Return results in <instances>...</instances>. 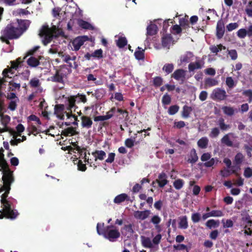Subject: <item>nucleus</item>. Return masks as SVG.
I'll return each instance as SVG.
<instances>
[{"label":"nucleus","instance_id":"obj_1","mask_svg":"<svg viewBox=\"0 0 252 252\" xmlns=\"http://www.w3.org/2000/svg\"><path fill=\"white\" fill-rule=\"evenodd\" d=\"M3 150L0 149V171L2 172V181L3 185L0 188V193L4 191L1 196L0 202L3 209L0 210V213L4 212V215L0 214V219L3 218L4 215L10 219H15L18 215L17 210L13 209L15 200L12 198H7L10 190L11 184L14 182L13 172L9 167V165L4 158Z\"/></svg>","mask_w":252,"mask_h":252},{"label":"nucleus","instance_id":"obj_2","mask_svg":"<svg viewBox=\"0 0 252 252\" xmlns=\"http://www.w3.org/2000/svg\"><path fill=\"white\" fill-rule=\"evenodd\" d=\"M97 233L102 235L110 242H115L120 236V232L112 225L104 227V223H98L96 226Z\"/></svg>","mask_w":252,"mask_h":252},{"label":"nucleus","instance_id":"obj_3","mask_svg":"<svg viewBox=\"0 0 252 252\" xmlns=\"http://www.w3.org/2000/svg\"><path fill=\"white\" fill-rule=\"evenodd\" d=\"M62 33V31L59 25H52V28L44 25L41 29L39 34L42 38L43 44L46 45L51 41L53 36H57Z\"/></svg>","mask_w":252,"mask_h":252},{"label":"nucleus","instance_id":"obj_4","mask_svg":"<svg viewBox=\"0 0 252 252\" xmlns=\"http://www.w3.org/2000/svg\"><path fill=\"white\" fill-rule=\"evenodd\" d=\"M54 114L58 119L65 120L64 124L66 126L71 124L77 125L78 124L77 118L71 113L64 111L63 105H56L54 108Z\"/></svg>","mask_w":252,"mask_h":252},{"label":"nucleus","instance_id":"obj_5","mask_svg":"<svg viewBox=\"0 0 252 252\" xmlns=\"http://www.w3.org/2000/svg\"><path fill=\"white\" fill-rule=\"evenodd\" d=\"M161 238L162 235L159 233L156 235L152 240L149 237L142 236L141 237V244L143 247L150 249L151 252H156L159 249L158 245Z\"/></svg>","mask_w":252,"mask_h":252},{"label":"nucleus","instance_id":"obj_6","mask_svg":"<svg viewBox=\"0 0 252 252\" xmlns=\"http://www.w3.org/2000/svg\"><path fill=\"white\" fill-rule=\"evenodd\" d=\"M22 34V32L17 28L11 25H8L2 32L0 39L3 42L8 43L9 39L18 38Z\"/></svg>","mask_w":252,"mask_h":252},{"label":"nucleus","instance_id":"obj_7","mask_svg":"<svg viewBox=\"0 0 252 252\" xmlns=\"http://www.w3.org/2000/svg\"><path fill=\"white\" fill-rule=\"evenodd\" d=\"M25 59H22L21 58H19L15 61H11V66L9 68L5 69L2 72V74L3 76V78L2 79H0V81H1L2 83H4L5 82H8L6 78L7 77L11 78L12 75L14 73V70H16L18 69V68L21 66V63L23 62V60Z\"/></svg>","mask_w":252,"mask_h":252},{"label":"nucleus","instance_id":"obj_8","mask_svg":"<svg viewBox=\"0 0 252 252\" xmlns=\"http://www.w3.org/2000/svg\"><path fill=\"white\" fill-rule=\"evenodd\" d=\"M29 126L28 130L29 135L32 134L35 135L39 132V127L41 125V122L39 118L34 115H32L28 118Z\"/></svg>","mask_w":252,"mask_h":252},{"label":"nucleus","instance_id":"obj_9","mask_svg":"<svg viewBox=\"0 0 252 252\" xmlns=\"http://www.w3.org/2000/svg\"><path fill=\"white\" fill-rule=\"evenodd\" d=\"M87 101V98L85 95L78 94L75 96H71L68 97L67 102L66 103V108L67 110L70 111L71 112L72 109L74 108H76L75 103L83 102L85 103Z\"/></svg>","mask_w":252,"mask_h":252},{"label":"nucleus","instance_id":"obj_10","mask_svg":"<svg viewBox=\"0 0 252 252\" xmlns=\"http://www.w3.org/2000/svg\"><path fill=\"white\" fill-rule=\"evenodd\" d=\"M244 156L241 153H238L235 155L233 160L234 165L231 167V173H234L236 176L239 175L241 165L244 162Z\"/></svg>","mask_w":252,"mask_h":252},{"label":"nucleus","instance_id":"obj_11","mask_svg":"<svg viewBox=\"0 0 252 252\" xmlns=\"http://www.w3.org/2000/svg\"><path fill=\"white\" fill-rule=\"evenodd\" d=\"M49 52L53 54L57 53L58 56L61 58L63 61L67 63H69L70 66L72 65L70 63V61H74L76 59L75 56L70 57L69 55L63 52H59L58 49L55 46H52L51 48L49 50Z\"/></svg>","mask_w":252,"mask_h":252},{"label":"nucleus","instance_id":"obj_12","mask_svg":"<svg viewBox=\"0 0 252 252\" xmlns=\"http://www.w3.org/2000/svg\"><path fill=\"white\" fill-rule=\"evenodd\" d=\"M10 121V117L0 112V133L9 131L11 128L8 126Z\"/></svg>","mask_w":252,"mask_h":252},{"label":"nucleus","instance_id":"obj_13","mask_svg":"<svg viewBox=\"0 0 252 252\" xmlns=\"http://www.w3.org/2000/svg\"><path fill=\"white\" fill-rule=\"evenodd\" d=\"M226 93L224 90L217 88L214 89L210 94V97L214 100H223L226 97Z\"/></svg>","mask_w":252,"mask_h":252},{"label":"nucleus","instance_id":"obj_14","mask_svg":"<svg viewBox=\"0 0 252 252\" xmlns=\"http://www.w3.org/2000/svg\"><path fill=\"white\" fill-rule=\"evenodd\" d=\"M89 40V38L86 35L79 36L76 37L71 42L72 50L74 51L79 50L84 42Z\"/></svg>","mask_w":252,"mask_h":252},{"label":"nucleus","instance_id":"obj_15","mask_svg":"<svg viewBox=\"0 0 252 252\" xmlns=\"http://www.w3.org/2000/svg\"><path fill=\"white\" fill-rule=\"evenodd\" d=\"M7 99L9 101L8 108L11 111L15 110L19 102V98L14 93L9 92L7 93Z\"/></svg>","mask_w":252,"mask_h":252},{"label":"nucleus","instance_id":"obj_16","mask_svg":"<svg viewBox=\"0 0 252 252\" xmlns=\"http://www.w3.org/2000/svg\"><path fill=\"white\" fill-rule=\"evenodd\" d=\"M242 221L244 226V233L248 235L252 233V220L248 215L243 216Z\"/></svg>","mask_w":252,"mask_h":252},{"label":"nucleus","instance_id":"obj_17","mask_svg":"<svg viewBox=\"0 0 252 252\" xmlns=\"http://www.w3.org/2000/svg\"><path fill=\"white\" fill-rule=\"evenodd\" d=\"M12 138L10 143L12 146L17 145L19 143L23 142L26 140V136H22L21 137V135H18L16 132H13Z\"/></svg>","mask_w":252,"mask_h":252},{"label":"nucleus","instance_id":"obj_18","mask_svg":"<svg viewBox=\"0 0 252 252\" xmlns=\"http://www.w3.org/2000/svg\"><path fill=\"white\" fill-rule=\"evenodd\" d=\"M81 126L83 128L89 129L92 127L93 122L92 119L86 116H83L81 117Z\"/></svg>","mask_w":252,"mask_h":252},{"label":"nucleus","instance_id":"obj_19","mask_svg":"<svg viewBox=\"0 0 252 252\" xmlns=\"http://www.w3.org/2000/svg\"><path fill=\"white\" fill-rule=\"evenodd\" d=\"M151 214L150 210H145L143 211H137L134 213V217L139 220H144L147 219Z\"/></svg>","mask_w":252,"mask_h":252},{"label":"nucleus","instance_id":"obj_20","mask_svg":"<svg viewBox=\"0 0 252 252\" xmlns=\"http://www.w3.org/2000/svg\"><path fill=\"white\" fill-rule=\"evenodd\" d=\"M194 56L191 52H187L182 55L180 59V64L183 63H188L194 60Z\"/></svg>","mask_w":252,"mask_h":252},{"label":"nucleus","instance_id":"obj_21","mask_svg":"<svg viewBox=\"0 0 252 252\" xmlns=\"http://www.w3.org/2000/svg\"><path fill=\"white\" fill-rule=\"evenodd\" d=\"M204 65V62L200 60H197L194 63H191L189 65V70L190 72L195 69L201 68Z\"/></svg>","mask_w":252,"mask_h":252},{"label":"nucleus","instance_id":"obj_22","mask_svg":"<svg viewBox=\"0 0 252 252\" xmlns=\"http://www.w3.org/2000/svg\"><path fill=\"white\" fill-rule=\"evenodd\" d=\"M186 71L182 69H177L172 74V76L176 80L183 81L185 77Z\"/></svg>","mask_w":252,"mask_h":252},{"label":"nucleus","instance_id":"obj_23","mask_svg":"<svg viewBox=\"0 0 252 252\" xmlns=\"http://www.w3.org/2000/svg\"><path fill=\"white\" fill-rule=\"evenodd\" d=\"M18 27L17 28L19 31L22 32V34L29 27L31 22L28 20H18Z\"/></svg>","mask_w":252,"mask_h":252},{"label":"nucleus","instance_id":"obj_24","mask_svg":"<svg viewBox=\"0 0 252 252\" xmlns=\"http://www.w3.org/2000/svg\"><path fill=\"white\" fill-rule=\"evenodd\" d=\"M234 138V135L230 133L224 136L221 139V141L228 146H232L233 145V140Z\"/></svg>","mask_w":252,"mask_h":252},{"label":"nucleus","instance_id":"obj_25","mask_svg":"<svg viewBox=\"0 0 252 252\" xmlns=\"http://www.w3.org/2000/svg\"><path fill=\"white\" fill-rule=\"evenodd\" d=\"M224 32V26L221 21H219L217 26V36L218 38H221Z\"/></svg>","mask_w":252,"mask_h":252},{"label":"nucleus","instance_id":"obj_26","mask_svg":"<svg viewBox=\"0 0 252 252\" xmlns=\"http://www.w3.org/2000/svg\"><path fill=\"white\" fill-rule=\"evenodd\" d=\"M121 232L123 235L130 237L133 233V230L131 224L125 225L122 229Z\"/></svg>","mask_w":252,"mask_h":252},{"label":"nucleus","instance_id":"obj_27","mask_svg":"<svg viewBox=\"0 0 252 252\" xmlns=\"http://www.w3.org/2000/svg\"><path fill=\"white\" fill-rule=\"evenodd\" d=\"M161 220V218L158 215L154 216L151 220V221L155 225V228L157 231L159 233L161 231V228L159 225Z\"/></svg>","mask_w":252,"mask_h":252},{"label":"nucleus","instance_id":"obj_28","mask_svg":"<svg viewBox=\"0 0 252 252\" xmlns=\"http://www.w3.org/2000/svg\"><path fill=\"white\" fill-rule=\"evenodd\" d=\"M63 73L60 70H59L57 71L56 73L54 75L51 76L49 80L53 82L63 83Z\"/></svg>","mask_w":252,"mask_h":252},{"label":"nucleus","instance_id":"obj_29","mask_svg":"<svg viewBox=\"0 0 252 252\" xmlns=\"http://www.w3.org/2000/svg\"><path fill=\"white\" fill-rule=\"evenodd\" d=\"M158 32V27L154 24H151L147 28V35L152 36L157 33Z\"/></svg>","mask_w":252,"mask_h":252},{"label":"nucleus","instance_id":"obj_30","mask_svg":"<svg viewBox=\"0 0 252 252\" xmlns=\"http://www.w3.org/2000/svg\"><path fill=\"white\" fill-rule=\"evenodd\" d=\"M40 81L37 78H33L30 81V87L37 89L39 92L42 91V89L40 88Z\"/></svg>","mask_w":252,"mask_h":252},{"label":"nucleus","instance_id":"obj_31","mask_svg":"<svg viewBox=\"0 0 252 252\" xmlns=\"http://www.w3.org/2000/svg\"><path fill=\"white\" fill-rule=\"evenodd\" d=\"M157 181L160 187L162 188L165 186L168 183L166 174L164 173L160 174Z\"/></svg>","mask_w":252,"mask_h":252},{"label":"nucleus","instance_id":"obj_32","mask_svg":"<svg viewBox=\"0 0 252 252\" xmlns=\"http://www.w3.org/2000/svg\"><path fill=\"white\" fill-rule=\"evenodd\" d=\"M198 159V156L195 150L194 149H192L189 153V156L188 161L191 164H194L197 161Z\"/></svg>","mask_w":252,"mask_h":252},{"label":"nucleus","instance_id":"obj_33","mask_svg":"<svg viewBox=\"0 0 252 252\" xmlns=\"http://www.w3.org/2000/svg\"><path fill=\"white\" fill-rule=\"evenodd\" d=\"M172 42V38L170 34L164 35L162 38V44L164 47H168Z\"/></svg>","mask_w":252,"mask_h":252},{"label":"nucleus","instance_id":"obj_34","mask_svg":"<svg viewBox=\"0 0 252 252\" xmlns=\"http://www.w3.org/2000/svg\"><path fill=\"white\" fill-rule=\"evenodd\" d=\"M115 37H118V39L116 40L117 45L120 48H123L127 44V40L126 38L122 36H115Z\"/></svg>","mask_w":252,"mask_h":252},{"label":"nucleus","instance_id":"obj_35","mask_svg":"<svg viewBox=\"0 0 252 252\" xmlns=\"http://www.w3.org/2000/svg\"><path fill=\"white\" fill-rule=\"evenodd\" d=\"M225 83L229 89H232L236 86L237 80L232 77H227L226 78Z\"/></svg>","mask_w":252,"mask_h":252},{"label":"nucleus","instance_id":"obj_36","mask_svg":"<svg viewBox=\"0 0 252 252\" xmlns=\"http://www.w3.org/2000/svg\"><path fill=\"white\" fill-rule=\"evenodd\" d=\"M75 129L72 127H69L62 131L61 135L65 136H71L76 134Z\"/></svg>","mask_w":252,"mask_h":252},{"label":"nucleus","instance_id":"obj_37","mask_svg":"<svg viewBox=\"0 0 252 252\" xmlns=\"http://www.w3.org/2000/svg\"><path fill=\"white\" fill-rule=\"evenodd\" d=\"M209 143V140L206 137H203L200 138L197 142L198 146L201 149H205L207 147Z\"/></svg>","mask_w":252,"mask_h":252},{"label":"nucleus","instance_id":"obj_38","mask_svg":"<svg viewBox=\"0 0 252 252\" xmlns=\"http://www.w3.org/2000/svg\"><path fill=\"white\" fill-rule=\"evenodd\" d=\"M128 195L126 193H122L117 195L114 199V202L116 204H119L125 200L128 199Z\"/></svg>","mask_w":252,"mask_h":252},{"label":"nucleus","instance_id":"obj_39","mask_svg":"<svg viewBox=\"0 0 252 252\" xmlns=\"http://www.w3.org/2000/svg\"><path fill=\"white\" fill-rule=\"evenodd\" d=\"M225 49L226 47L220 44L217 45H211L210 47L211 51L215 54H217L219 52L222 50H225Z\"/></svg>","mask_w":252,"mask_h":252},{"label":"nucleus","instance_id":"obj_40","mask_svg":"<svg viewBox=\"0 0 252 252\" xmlns=\"http://www.w3.org/2000/svg\"><path fill=\"white\" fill-rule=\"evenodd\" d=\"M179 227L184 229H187L188 227V222L186 216H183L180 218L179 222Z\"/></svg>","mask_w":252,"mask_h":252},{"label":"nucleus","instance_id":"obj_41","mask_svg":"<svg viewBox=\"0 0 252 252\" xmlns=\"http://www.w3.org/2000/svg\"><path fill=\"white\" fill-rule=\"evenodd\" d=\"M9 87L8 91H15L19 90L20 88V84L14 82L13 80L8 81Z\"/></svg>","mask_w":252,"mask_h":252},{"label":"nucleus","instance_id":"obj_42","mask_svg":"<svg viewBox=\"0 0 252 252\" xmlns=\"http://www.w3.org/2000/svg\"><path fill=\"white\" fill-rule=\"evenodd\" d=\"M220 224L219 221L213 219L209 220L206 222V226L211 229L212 228H215L219 226Z\"/></svg>","mask_w":252,"mask_h":252},{"label":"nucleus","instance_id":"obj_43","mask_svg":"<svg viewBox=\"0 0 252 252\" xmlns=\"http://www.w3.org/2000/svg\"><path fill=\"white\" fill-rule=\"evenodd\" d=\"M205 83L206 87H211L218 85L219 82L216 79L208 78L206 79Z\"/></svg>","mask_w":252,"mask_h":252},{"label":"nucleus","instance_id":"obj_44","mask_svg":"<svg viewBox=\"0 0 252 252\" xmlns=\"http://www.w3.org/2000/svg\"><path fill=\"white\" fill-rule=\"evenodd\" d=\"M144 51L141 48L138 47V50L134 53L135 58L138 60H143L144 58Z\"/></svg>","mask_w":252,"mask_h":252},{"label":"nucleus","instance_id":"obj_45","mask_svg":"<svg viewBox=\"0 0 252 252\" xmlns=\"http://www.w3.org/2000/svg\"><path fill=\"white\" fill-rule=\"evenodd\" d=\"M192 111V108L187 105H185L183 108L182 116L184 118H187L189 116V114Z\"/></svg>","mask_w":252,"mask_h":252},{"label":"nucleus","instance_id":"obj_46","mask_svg":"<svg viewBox=\"0 0 252 252\" xmlns=\"http://www.w3.org/2000/svg\"><path fill=\"white\" fill-rule=\"evenodd\" d=\"M27 63L28 64L32 67H35L37 66L39 63V60L34 57H30L28 60Z\"/></svg>","mask_w":252,"mask_h":252},{"label":"nucleus","instance_id":"obj_47","mask_svg":"<svg viewBox=\"0 0 252 252\" xmlns=\"http://www.w3.org/2000/svg\"><path fill=\"white\" fill-rule=\"evenodd\" d=\"M222 110L223 113L228 116H232L235 113V110L231 107L223 106L222 107Z\"/></svg>","mask_w":252,"mask_h":252},{"label":"nucleus","instance_id":"obj_48","mask_svg":"<svg viewBox=\"0 0 252 252\" xmlns=\"http://www.w3.org/2000/svg\"><path fill=\"white\" fill-rule=\"evenodd\" d=\"M184 184H185V182L183 181V180L181 179H178L176 180L173 182V186L176 189L179 190L183 188Z\"/></svg>","mask_w":252,"mask_h":252},{"label":"nucleus","instance_id":"obj_49","mask_svg":"<svg viewBox=\"0 0 252 252\" xmlns=\"http://www.w3.org/2000/svg\"><path fill=\"white\" fill-rule=\"evenodd\" d=\"M180 26L183 28H187L189 27V23L188 21V17L185 16L184 17L180 18L179 19Z\"/></svg>","mask_w":252,"mask_h":252},{"label":"nucleus","instance_id":"obj_50","mask_svg":"<svg viewBox=\"0 0 252 252\" xmlns=\"http://www.w3.org/2000/svg\"><path fill=\"white\" fill-rule=\"evenodd\" d=\"M78 23L79 26H80L81 28L83 29L88 30H91L93 29V27L91 24L84 20L79 21Z\"/></svg>","mask_w":252,"mask_h":252},{"label":"nucleus","instance_id":"obj_51","mask_svg":"<svg viewBox=\"0 0 252 252\" xmlns=\"http://www.w3.org/2000/svg\"><path fill=\"white\" fill-rule=\"evenodd\" d=\"M94 157L95 158V160H96L97 159H99V160H102L104 159V157L106 156L105 153L103 151H96L93 154Z\"/></svg>","mask_w":252,"mask_h":252},{"label":"nucleus","instance_id":"obj_52","mask_svg":"<svg viewBox=\"0 0 252 252\" xmlns=\"http://www.w3.org/2000/svg\"><path fill=\"white\" fill-rule=\"evenodd\" d=\"M16 131L12 130L11 128L10 129V130L9 131L11 134H13V132H16L18 135H21V133L23 132L25 130L24 126L22 124H19L16 126Z\"/></svg>","mask_w":252,"mask_h":252},{"label":"nucleus","instance_id":"obj_53","mask_svg":"<svg viewBox=\"0 0 252 252\" xmlns=\"http://www.w3.org/2000/svg\"><path fill=\"white\" fill-rule=\"evenodd\" d=\"M237 35L240 38H244L247 35L248 36V31L245 29H240L237 31Z\"/></svg>","mask_w":252,"mask_h":252},{"label":"nucleus","instance_id":"obj_54","mask_svg":"<svg viewBox=\"0 0 252 252\" xmlns=\"http://www.w3.org/2000/svg\"><path fill=\"white\" fill-rule=\"evenodd\" d=\"M227 54L230 57L232 60H236L238 58L237 52L236 50L232 49V50H227Z\"/></svg>","mask_w":252,"mask_h":252},{"label":"nucleus","instance_id":"obj_55","mask_svg":"<svg viewBox=\"0 0 252 252\" xmlns=\"http://www.w3.org/2000/svg\"><path fill=\"white\" fill-rule=\"evenodd\" d=\"M174 68V65L172 63L165 64L163 67V70L167 74L171 73Z\"/></svg>","mask_w":252,"mask_h":252},{"label":"nucleus","instance_id":"obj_56","mask_svg":"<svg viewBox=\"0 0 252 252\" xmlns=\"http://www.w3.org/2000/svg\"><path fill=\"white\" fill-rule=\"evenodd\" d=\"M218 124L220 129L223 130H225L230 128V126L229 125L224 124V120L222 118L219 119L218 121Z\"/></svg>","mask_w":252,"mask_h":252},{"label":"nucleus","instance_id":"obj_57","mask_svg":"<svg viewBox=\"0 0 252 252\" xmlns=\"http://www.w3.org/2000/svg\"><path fill=\"white\" fill-rule=\"evenodd\" d=\"M222 223L224 228H230L233 226V222L230 219H228L225 220H222Z\"/></svg>","mask_w":252,"mask_h":252},{"label":"nucleus","instance_id":"obj_58","mask_svg":"<svg viewBox=\"0 0 252 252\" xmlns=\"http://www.w3.org/2000/svg\"><path fill=\"white\" fill-rule=\"evenodd\" d=\"M211 217H222L224 214L222 211L220 210H212L210 211Z\"/></svg>","mask_w":252,"mask_h":252},{"label":"nucleus","instance_id":"obj_59","mask_svg":"<svg viewBox=\"0 0 252 252\" xmlns=\"http://www.w3.org/2000/svg\"><path fill=\"white\" fill-rule=\"evenodd\" d=\"M171 97L167 94H165L162 98V103L163 105H168L171 102Z\"/></svg>","mask_w":252,"mask_h":252},{"label":"nucleus","instance_id":"obj_60","mask_svg":"<svg viewBox=\"0 0 252 252\" xmlns=\"http://www.w3.org/2000/svg\"><path fill=\"white\" fill-rule=\"evenodd\" d=\"M244 176L246 178H250L252 177V168L249 167L244 169Z\"/></svg>","mask_w":252,"mask_h":252},{"label":"nucleus","instance_id":"obj_61","mask_svg":"<svg viewBox=\"0 0 252 252\" xmlns=\"http://www.w3.org/2000/svg\"><path fill=\"white\" fill-rule=\"evenodd\" d=\"M179 109V107L178 106L172 105L169 108L168 113L171 115H174L178 111Z\"/></svg>","mask_w":252,"mask_h":252},{"label":"nucleus","instance_id":"obj_62","mask_svg":"<svg viewBox=\"0 0 252 252\" xmlns=\"http://www.w3.org/2000/svg\"><path fill=\"white\" fill-rule=\"evenodd\" d=\"M200 214L198 213H193L191 215V220L194 223L199 222L200 220Z\"/></svg>","mask_w":252,"mask_h":252},{"label":"nucleus","instance_id":"obj_63","mask_svg":"<svg viewBox=\"0 0 252 252\" xmlns=\"http://www.w3.org/2000/svg\"><path fill=\"white\" fill-rule=\"evenodd\" d=\"M102 53L103 51L101 49L96 50L92 53L93 57L100 59L102 58Z\"/></svg>","mask_w":252,"mask_h":252},{"label":"nucleus","instance_id":"obj_64","mask_svg":"<svg viewBox=\"0 0 252 252\" xmlns=\"http://www.w3.org/2000/svg\"><path fill=\"white\" fill-rule=\"evenodd\" d=\"M243 94L245 96L249 97L248 101L249 102H251L252 101V90H245L243 92Z\"/></svg>","mask_w":252,"mask_h":252}]
</instances>
